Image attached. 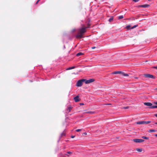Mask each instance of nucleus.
Instances as JSON below:
<instances>
[{
  "instance_id": "obj_23",
  "label": "nucleus",
  "mask_w": 157,
  "mask_h": 157,
  "mask_svg": "<svg viewBox=\"0 0 157 157\" xmlns=\"http://www.w3.org/2000/svg\"><path fill=\"white\" fill-rule=\"evenodd\" d=\"M130 27H131V26L130 25H127L126 26V28L127 29H130Z\"/></svg>"
},
{
  "instance_id": "obj_37",
  "label": "nucleus",
  "mask_w": 157,
  "mask_h": 157,
  "mask_svg": "<svg viewBox=\"0 0 157 157\" xmlns=\"http://www.w3.org/2000/svg\"><path fill=\"white\" fill-rule=\"evenodd\" d=\"M134 78H135V79H138V78L137 77H134Z\"/></svg>"
},
{
  "instance_id": "obj_34",
  "label": "nucleus",
  "mask_w": 157,
  "mask_h": 157,
  "mask_svg": "<svg viewBox=\"0 0 157 157\" xmlns=\"http://www.w3.org/2000/svg\"><path fill=\"white\" fill-rule=\"evenodd\" d=\"M80 105H84V103H80Z\"/></svg>"
},
{
  "instance_id": "obj_3",
  "label": "nucleus",
  "mask_w": 157,
  "mask_h": 157,
  "mask_svg": "<svg viewBox=\"0 0 157 157\" xmlns=\"http://www.w3.org/2000/svg\"><path fill=\"white\" fill-rule=\"evenodd\" d=\"M84 79H81L79 80L77 82L76 86L78 87L82 86V83L84 82Z\"/></svg>"
},
{
  "instance_id": "obj_35",
  "label": "nucleus",
  "mask_w": 157,
  "mask_h": 157,
  "mask_svg": "<svg viewBox=\"0 0 157 157\" xmlns=\"http://www.w3.org/2000/svg\"><path fill=\"white\" fill-rule=\"evenodd\" d=\"M95 48V47H92L91 48H92V49H94Z\"/></svg>"
},
{
  "instance_id": "obj_39",
  "label": "nucleus",
  "mask_w": 157,
  "mask_h": 157,
  "mask_svg": "<svg viewBox=\"0 0 157 157\" xmlns=\"http://www.w3.org/2000/svg\"><path fill=\"white\" fill-rule=\"evenodd\" d=\"M154 136L157 137V134H155L154 135Z\"/></svg>"
},
{
  "instance_id": "obj_13",
  "label": "nucleus",
  "mask_w": 157,
  "mask_h": 157,
  "mask_svg": "<svg viewBox=\"0 0 157 157\" xmlns=\"http://www.w3.org/2000/svg\"><path fill=\"white\" fill-rule=\"evenodd\" d=\"M83 55V54L82 52H79L76 54V56H80Z\"/></svg>"
},
{
  "instance_id": "obj_7",
  "label": "nucleus",
  "mask_w": 157,
  "mask_h": 157,
  "mask_svg": "<svg viewBox=\"0 0 157 157\" xmlns=\"http://www.w3.org/2000/svg\"><path fill=\"white\" fill-rule=\"evenodd\" d=\"M79 95H77L74 98L75 101L76 102H77L80 101V99L79 98Z\"/></svg>"
},
{
  "instance_id": "obj_28",
  "label": "nucleus",
  "mask_w": 157,
  "mask_h": 157,
  "mask_svg": "<svg viewBox=\"0 0 157 157\" xmlns=\"http://www.w3.org/2000/svg\"><path fill=\"white\" fill-rule=\"evenodd\" d=\"M128 107H128L127 106V107H123V108L124 109H126L128 108Z\"/></svg>"
},
{
  "instance_id": "obj_21",
  "label": "nucleus",
  "mask_w": 157,
  "mask_h": 157,
  "mask_svg": "<svg viewBox=\"0 0 157 157\" xmlns=\"http://www.w3.org/2000/svg\"><path fill=\"white\" fill-rule=\"evenodd\" d=\"M65 133L64 132H63L61 134L60 137H63V136H65Z\"/></svg>"
},
{
  "instance_id": "obj_10",
  "label": "nucleus",
  "mask_w": 157,
  "mask_h": 157,
  "mask_svg": "<svg viewBox=\"0 0 157 157\" xmlns=\"http://www.w3.org/2000/svg\"><path fill=\"white\" fill-rule=\"evenodd\" d=\"M72 109V107L71 106H69L67 109V111L68 113L71 111V109Z\"/></svg>"
},
{
  "instance_id": "obj_2",
  "label": "nucleus",
  "mask_w": 157,
  "mask_h": 157,
  "mask_svg": "<svg viewBox=\"0 0 157 157\" xmlns=\"http://www.w3.org/2000/svg\"><path fill=\"white\" fill-rule=\"evenodd\" d=\"M143 76L145 78H148L155 79V78L154 76L149 74H144L143 75Z\"/></svg>"
},
{
  "instance_id": "obj_38",
  "label": "nucleus",
  "mask_w": 157,
  "mask_h": 157,
  "mask_svg": "<svg viewBox=\"0 0 157 157\" xmlns=\"http://www.w3.org/2000/svg\"><path fill=\"white\" fill-rule=\"evenodd\" d=\"M155 116L157 117V113L155 114Z\"/></svg>"
},
{
  "instance_id": "obj_42",
  "label": "nucleus",
  "mask_w": 157,
  "mask_h": 157,
  "mask_svg": "<svg viewBox=\"0 0 157 157\" xmlns=\"http://www.w3.org/2000/svg\"><path fill=\"white\" fill-rule=\"evenodd\" d=\"M82 26L83 27V25H82Z\"/></svg>"
},
{
  "instance_id": "obj_5",
  "label": "nucleus",
  "mask_w": 157,
  "mask_h": 157,
  "mask_svg": "<svg viewBox=\"0 0 157 157\" xmlns=\"http://www.w3.org/2000/svg\"><path fill=\"white\" fill-rule=\"evenodd\" d=\"M84 82L86 84H88L92 82H94L95 80L93 78L90 79L89 80H86V79H84Z\"/></svg>"
},
{
  "instance_id": "obj_14",
  "label": "nucleus",
  "mask_w": 157,
  "mask_h": 157,
  "mask_svg": "<svg viewBox=\"0 0 157 157\" xmlns=\"http://www.w3.org/2000/svg\"><path fill=\"white\" fill-rule=\"evenodd\" d=\"M75 68V66H73V67H69L68 68H67L66 70H71V69H74Z\"/></svg>"
},
{
  "instance_id": "obj_40",
  "label": "nucleus",
  "mask_w": 157,
  "mask_h": 157,
  "mask_svg": "<svg viewBox=\"0 0 157 157\" xmlns=\"http://www.w3.org/2000/svg\"><path fill=\"white\" fill-rule=\"evenodd\" d=\"M155 124H157V122L155 123Z\"/></svg>"
},
{
  "instance_id": "obj_36",
  "label": "nucleus",
  "mask_w": 157,
  "mask_h": 157,
  "mask_svg": "<svg viewBox=\"0 0 157 157\" xmlns=\"http://www.w3.org/2000/svg\"><path fill=\"white\" fill-rule=\"evenodd\" d=\"M83 134L84 135H86L87 134V133L86 132H84L83 133Z\"/></svg>"
},
{
  "instance_id": "obj_25",
  "label": "nucleus",
  "mask_w": 157,
  "mask_h": 157,
  "mask_svg": "<svg viewBox=\"0 0 157 157\" xmlns=\"http://www.w3.org/2000/svg\"><path fill=\"white\" fill-rule=\"evenodd\" d=\"M81 131V129H77L76 130V131L77 132H79Z\"/></svg>"
},
{
  "instance_id": "obj_11",
  "label": "nucleus",
  "mask_w": 157,
  "mask_h": 157,
  "mask_svg": "<svg viewBox=\"0 0 157 157\" xmlns=\"http://www.w3.org/2000/svg\"><path fill=\"white\" fill-rule=\"evenodd\" d=\"M122 72L121 71H115L113 72L112 73V74H121Z\"/></svg>"
},
{
  "instance_id": "obj_41",
  "label": "nucleus",
  "mask_w": 157,
  "mask_h": 157,
  "mask_svg": "<svg viewBox=\"0 0 157 157\" xmlns=\"http://www.w3.org/2000/svg\"><path fill=\"white\" fill-rule=\"evenodd\" d=\"M148 1H151V0H148Z\"/></svg>"
},
{
  "instance_id": "obj_24",
  "label": "nucleus",
  "mask_w": 157,
  "mask_h": 157,
  "mask_svg": "<svg viewBox=\"0 0 157 157\" xmlns=\"http://www.w3.org/2000/svg\"><path fill=\"white\" fill-rule=\"evenodd\" d=\"M138 26V25H135L133 26V27H132L131 29H133L136 28V27H137Z\"/></svg>"
},
{
  "instance_id": "obj_27",
  "label": "nucleus",
  "mask_w": 157,
  "mask_h": 157,
  "mask_svg": "<svg viewBox=\"0 0 157 157\" xmlns=\"http://www.w3.org/2000/svg\"><path fill=\"white\" fill-rule=\"evenodd\" d=\"M132 1L135 2H137L139 1V0H132Z\"/></svg>"
},
{
  "instance_id": "obj_43",
  "label": "nucleus",
  "mask_w": 157,
  "mask_h": 157,
  "mask_svg": "<svg viewBox=\"0 0 157 157\" xmlns=\"http://www.w3.org/2000/svg\"><path fill=\"white\" fill-rule=\"evenodd\" d=\"M67 156H69V155H67Z\"/></svg>"
},
{
  "instance_id": "obj_15",
  "label": "nucleus",
  "mask_w": 157,
  "mask_h": 157,
  "mask_svg": "<svg viewBox=\"0 0 157 157\" xmlns=\"http://www.w3.org/2000/svg\"><path fill=\"white\" fill-rule=\"evenodd\" d=\"M156 131L154 129H150L149 130V132H155Z\"/></svg>"
},
{
  "instance_id": "obj_22",
  "label": "nucleus",
  "mask_w": 157,
  "mask_h": 157,
  "mask_svg": "<svg viewBox=\"0 0 157 157\" xmlns=\"http://www.w3.org/2000/svg\"><path fill=\"white\" fill-rule=\"evenodd\" d=\"M87 113H90V114H94V112H91V111H88L87 112Z\"/></svg>"
},
{
  "instance_id": "obj_9",
  "label": "nucleus",
  "mask_w": 157,
  "mask_h": 157,
  "mask_svg": "<svg viewBox=\"0 0 157 157\" xmlns=\"http://www.w3.org/2000/svg\"><path fill=\"white\" fill-rule=\"evenodd\" d=\"M144 105L147 106H151L152 105V104L150 102H145L144 103Z\"/></svg>"
},
{
  "instance_id": "obj_33",
  "label": "nucleus",
  "mask_w": 157,
  "mask_h": 157,
  "mask_svg": "<svg viewBox=\"0 0 157 157\" xmlns=\"http://www.w3.org/2000/svg\"><path fill=\"white\" fill-rule=\"evenodd\" d=\"M75 137V136H71V137L72 138H74Z\"/></svg>"
},
{
  "instance_id": "obj_12",
  "label": "nucleus",
  "mask_w": 157,
  "mask_h": 157,
  "mask_svg": "<svg viewBox=\"0 0 157 157\" xmlns=\"http://www.w3.org/2000/svg\"><path fill=\"white\" fill-rule=\"evenodd\" d=\"M121 74L123 75V76H128L129 75L128 74H125L123 72H122V73H121Z\"/></svg>"
},
{
  "instance_id": "obj_6",
  "label": "nucleus",
  "mask_w": 157,
  "mask_h": 157,
  "mask_svg": "<svg viewBox=\"0 0 157 157\" xmlns=\"http://www.w3.org/2000/svg\"><path fill=\"white\" fill-rule=\"evenodd\" d=\"M133 140L136 143H141L144 141V140L139 139H134Z\"/></svg>"
},
{
  "instance_id": "obj_8",
  "label": "nucleus",
  "mask_w": 157,
  "mask_h": 157,
  "mask_svg": "<svg viewBox=\"0 0 157 157\" xmlns=\"http://www.w3.org/2000/svg\"><path fill=\"white\" fill-rule=\"evenodd\" d=\"M149 5L147 4H146L144 5H142L138 6V7H141L143 8H146L148 7Z\"/></svg>"
},
{
  "instance_id": "obj_19",
  "label": "nucleus",
  "mask_w": 157,
  "mask_h": 157,
  "mask_svg": "<svg viewBox=\"0 0 157 157\" xmlns=\"http://www.w3.org/2000/svg\"><path fill=\"white\" fill-rule=\"evenodd\" d=\"M113 17H111L110 18L109 20V22H111L113 20Z\"/></svg>"
},
{
  "instance_id": "obj_31",
  "label": "nucleus",
  "mask_w": 157,
  "mask_h": 157,
  "mask_svg": "<svg viewBox=\"0 0 157 157\" xmlns=\"http://www.w3.org/2000/svg\"><path fill=\"white\" fill-rule=\"evenodd\" d=\"M153 68L157 70V66L154 67Z\"/></svg>"
},
{
  "instance_id": "obj_32",
  "label": "nucleus",
  "mask_w": 157,
  "mask_h": 157,
  "mask_svg": "<svg viewBox=\"0 0 157 157\" xmlns=\"http://www.w3.org/2000/svg\"><path fill=\"white\" fill-rule=\"evenodd\" d=\"M39 2V1H38V0L36 1V4H37Z\"/></svg>"
},
{
  "instance_id": "obj_26",
  "label": "nucleus",
  "mask_w": 157,
  "mask_h": 157,
  "mask_svg": "<svg viewBox=\"0 0 157 157\" xmlns=\"http://www.w3.org/2000/svg\"><path fill=\"white\" fill-rule=\"evenodd\" d=\"M90 25L89 24H88L87 27H86V28H89Z\"/></svg>"
},
{
  "instance_id": "obj_18",
  "label": "nucleus",
  "mask_w": 157,
  "mask_h": 157,
  "mask_svg": "<svg viewBox=\"0 0 157 157\" xmlns=\"http://www.w3.org/2000/svg\"><path fill=\"white\" fill-rule=\"evenodd\" d=\"M143 139H146V140H148L149 139V138L147 137L146 136H143L142 137Z\"/></svg>"
},
{
  "instance_id": "obj_16",
  "label": "nucleus",
  "mask_w": 157,
  "mask_h": 157,
  "mask_svg": "<svg viewBox=\"0 0 157 157\" xmlns=\"http://www.w3.org/2000/svg\"><path fill=\"white\" fill-rule=\"evenodd\" d=\"M136 150L138 152H141L142 150L141 148H137L136 149Z\"/></svg>"
},
{
  "instance_id": "obj_46",
  "label": "nucleus",
  "mask_w": 157,
  "mask_h": 157,
  "mask_svg": "<svg viewBox=\"0 0 157 157\" xmlns=\"http://www.w3.org/2000/svg\"><path fill=\"white\" fill-rule=\"evenodd\" d=\"M156 90H157V88H156Z\"/></svg>"
},
{
  "instance_id": "obj_1",
  "label": "nucleus",
  "mask_w": 157,
  "mask_h": 157,
  "mask_svg": "<svg viewBox=\"0 0 157 157\" xmlns=\"http://www.w3.org/2000/svg\"><path fill=\"white\" fill-rule=\"evenodd\" d=\"M86 27H82L79 29L78 34L76 36L77 38L81 39L83 37V34L86 32Z\"/></svg>"
},
{
  "instance_id": "obj_29",
  "label": "nucleus",
  "mask_w": 157,
  "mask_h": 157,
  "mask_svg": "<svg viewBox=\"0 0 157 157\" xmlns=\"http://www.w3.org/2000/svg\"><path fill=\"white\" fill-rule=\"evenodd\" d=\"M154 104L156 105H157V101H155L153 102Z\"/></svg>"
},
{
  "instance_id": "obj_30",
  "label": "nucleus",
  "mask_w": 157,
  "mask_h": 157,
  "mask_svg": "<svg viewBox=\"0 0 157 157\" xmlns=\"http://www.w3.org/2000/svg\"><path fill=\"white\" fill-rule=\"evenodd\" d=\"M67 153L69 154H71L72 153V152L71 151H68L67 152Z\"/></svg>"
},
{
  "instance_id": "obj_45",
  "label": "nucleus",
  "mask_w": 157,
  "mask_h": 157,
  "mask_svg": "<svg viewBox=\"0 0 157 157\" xmlns=\"http://www.w3.org/2000/svg\"><path fill=\"white\" fill-rule=\"evenodd\" d=\"M38 1H40V0H38Z\"/></svg>"
},
{
  "instance_id": "obj_17",
  "label": "nucleus",
  "mask_w": 157,
  "mask_h": 157,
  "mask_svg": "<svg viewBox=\"0 0 157 157\" xmlns=\"http://www.w3.org/2000/svg\"><path fill=\"white\" fill-rule=\"evenodd\" d=\"M150 108H157V105H151Z\"/></svg>"
},
{
  "instance_id": "obj_44",
  "label": "nucleus",
  "mask_w": 157,
  "mask_h": 157,
  "mask_svg": "<svg viewBox=\"0 0 157 157\" xmlns=\"http://www.w3.org/2000/svg\"><path fill=\"white\" fill-rule=\"evenodd\" d=\"M38 1H40V0H38Z\"/></svg>"
},
{
  "instance_id": "obj_4",
  "label": "nucleus",
  "mask_w": 157,
  "mask_h": 157,
  "mask_svg": "<svg viewBox=\"0 0 157 157\" xmlns=\"http://www.w3.org/2000/svg\"><path fill=\"white\" fill-rule=\"evenodd\" d=\"M151 122V121H140L137 122L136 123L137 124H148L149 123H150Z\"/></svg>"
},
{
  "instance_id": "obj_20",
  "label": "nucleus",
  "mask_w": 157,
  "mask_h": 157,
  "mask_svg": "<svg viewBox=\"0 0 157 157\" xmlns=\"http://www.w3.org/2000/svg\"><path fill=\"white\" fill-rule=\"evenodd\" d=\"M123 17H123V15H121V16H120L119 17H118V19H120L123 18Z\"/></svg>"
}]
</instances>
